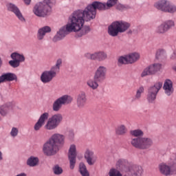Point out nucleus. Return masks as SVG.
Segmentation results:
<instances>
[{"mask_svg": "<svg viewBox=\"0 0 176 176\" xmlns=\"http://www.w3.org/2000/svg\"><path fill=\"white\" fill-rule=\"evenodd\" d=\"M126 56L128 57V64H134L140 60V54L137 52H133Z\"/></svg>", "mask_w": 176, "mask_h": 176, "instance_id": "obj_25", "label": "nucleus"}, {"mask_svg": "<svg viewBox=\"0 0 176 176\" xmlns=\"http://www.w3.org/2000/svg\"><path fill=\"white\" fill-rule=\"evenodd\" d=\"M11 58H12V60L18 61V63H23V61H25V58L24 57V55L20 54L17 52L12 53L11 54Z\"/></svg>", "mask_w": 176, "mask_h": 176, "instance_id": "obj_27", "label": "nucleus"}, {"mask_svg": "<svg viewBox=\"0 0 176 176\" xmlns=\"http://www.w3.org/2000/svg\"><path fill=\"white\" fill-rule=\"evenodd\" d=\"M9 64L12 68H17V67L20 66V62L13 59L12 60L9 61Z\"/></svg>", "mask_w": 176, "mask_h": 176, "instance_id": "obj_40", "label": "nucleus"}, {"mask_svg": "<svg viewBox=\"0 0 176 176\" xmlns=\"http://www.w3.org/2000/svg\"><path fill=\"white\" fill-rule=\"evenodd\" d=\"M50 140L55 144L58 146V145H64L65 141V136L60 133L53 134Z\"/></svg>", "mask_w": 176, "mask_h": 176, "instance_id": "obj_19", "label": "nucleus"}, {"mask_svg": "<svg viewBox=\"0 0 176 176\" xmlns=\"http://www.w3.org/2000/svg\"><path fill=\"white\" fill-rule=\"evenodd\" d=\"M58 151V146L49 139L43 146V152L46 156L56 155Z\"/></svg>", "mask_w": 176, "mask_h": 176, "instance_id": "obj_9", "label": "nucleus"}, {"mask_svg": "<svg viewBox=\"0 0 176 176\" xmlns=\"http://www.w3.org/2000/svg\"><path fill=\"white\" fill-rule=\"evenodd\" d=\"M175 23L173 20H168L162 23L161 25L157 26L155 29V32L157 34H166L168 30L175 27Z\"/></svg>", "mask_w": 176, "mask_h": 176, "instance_id": "obj_10", "label": "nucleus"}, {"mask_svg": "<svg viewBox=\"0 0 176 176\" xmlns=\"http://www.w3.org/2000/svg\"><path fill=\"white\" fill-rule=\"evenodd\" d=\"M47 119H49V113H43L40 116L38 120L34 125V129L35 131H38L41 130V129H42V126H43V124H45V122L46 120H47Z\"/></svg>", "mask_w": 176, "mask_h": 176, "instance_id": "obj_20", "label": "nucleus"}, {"mask_svg": "<svg viewBox=\"0 0 176 176\" xmlns=\"http://www.w3.org/2000/svg\"><path fill=\"white\" fill-rule=\"evenodd\" d=\"M52 120V121L55 123V124L58 127L61 122H63V115L60 113H56L53 115L52 117L50 118Z\"/></svg>", "mask_w": 176, "mask_h": 176, "instance_id": "obj_26", "label": "nucleus"}, {"mask_svg": "<svg viewBox=\"0 0 176 176\" xmlns=\"http://www.w3.org/2000/svg\"><path fill=\"white\" fill-rule=\"evenodd\" d=\"M79 170L82 176H90L89 171H87V169L86 168V165H85L84 163L81 162L80 164Z\"/></svg>", "mask_w": 176, "mask_h": 176, "instance_id": "obj_33", "label": "nucleus"}, {"mask_svg": "<svg viewBox=\"0 0 176 176\" xmlns=\"http://www.w3.org/2000/svg\"><path fill=\"white\" fill-rule=\"evenodd\" d=\"M118 63L120 64H129V58L127 55L125 56H120L118 58Z\"/></svg>", "mask_w": 176, "mask_h": 176, "instance_id": "obj_38", "label": "nucleus"}, {"mask_svg": "<svg viewBox=\"0 0 176 176\" xmlns=\"http://www.w3.org/2000/svg\"><path fill=\"white\" fill-rule=\"evenodd\" d=\"M10 112V107L6 104H3L0 107V115L5 118V116H8L9 113Z\"/></svg>", "mask_w": 176, "mask_h": 176, "instance_id": "obj_28", "label": "nucleus"}, {"mask_svg": "<svg viewBox=\"0 0 176 176\" xmlns=\"http://www.w3.org/2000/svg\"><path fill=\"white\" fill-rule=\"evenodd\" d=\"M3 157H2V153L0 151V160H2Z\"/></svg>", "mask_w": 176, "mask_h": 176, "instance_id": "obj_47", "label": "nucleus"}, {"mask_svg": "<svg viewBox=\"0 0 176 176\" xmlns=\"http://www.w3.org/2000/svg\"><path fill=\"white\" fill-rule=\"evenodd\" d=\"M24 2L26 5H30V3H31V0H24Z\"/></svg>", "mask_w": 176, "mask_h": 176, "instance_id": "obj_46", "label": "nucleus"}, {"mask_svg": "<svg viewBox=\"0 0 176 176\" xmlns=\"http://www.w3.org/2000/svg\"><path fill=\"white\" fill-rule=\"evenodd\" d=\"M130 23L123 21H116L108 27V34L110 36H118L128 30Z\"/></svg>", "mask_w": 176, "mask_h": 176, "instance_id": "obj_3", "label": "nucleus"}, {"mask_svg": "<svg viewBox=\"0 0 176 176\" xmlns=\"http://www.w3.org/2000/svg\"><path fill=\"white\" fill-rule=\"evenodd\" d=\"M13 80H17V76L13 73L3 74L0 76V85L5 82H13Z\"/></svg>", "mask_w": 176, "mask_h": 176, "instance_id": "obj_21", "label": "nucleus"}, {"mask_svg": "<svg viewBox=\"0 0 176 176\" xmlns=\"http://www.w3.org/2000/svg\"><path fill=\"white\" fill-rule=\"evenodd\" d=\"M107 67L105 66H100L95 72L94 79L98 80L99 82H104L107 78Z\"/></svg>", "mask_w": 176, "mask_h": 176, "instance_id": "obj_14", "label": "nucleus"}, {"mask_svg": "<svg viewBox=\"0 0 176 176\" xmlns=\"http://www.w3.org/2000/svg\"><path fill=\"white\" fill-rule=\"evenodd\" d=\"M160 172L163 175H173L176 174V164L168 166L165 164H162L159 166Z\"/></svg>", "mask_w": 176, "mask_h": 176, "instance_id": "obj_12", "label": "nucleus"}, {"mask_svg": "<svg viewBox=\"0 0 176 176\" xmlns=\"http://www.w3.org/2000/svg\"><path fill=\"white\" fill-rule=\"evenodd\" d=\"M118 0H108L106 5L100 1H94L91 5L87 6L84 10H78L74 11L69 18L70 23H69L66 27L60 29L56 35L53 38V42L61 41V39L65 38V35H67L68 32H78L81 30V33L78 36L86 35V34L90 31V28L83 26L85 21H90V20L96 19L97 9L98 10L111 9V8H113V6H115V5L118 3Z\"/></svg>", "mask_w": 176, "mask_h": 176, "instance_id": "obj_1", "label": "nucleus"}, {"mask_svg": "<svg viewBox=\"0 0 176 176\" xmlns=\"http://www.w3.org/2000/svg\"><path fill=\"white\" fill-rule=\"evenodd\" d=\"M126 173L124 176H142L144 169L140 165H131L126 169Z\"/></svg>", "mask_w": 176, "mask_h": 176, "instance_id": "obj_11", "label": "nucleus"}, {"mask_svg": "<svg viewBox=\"0 0 176 176\" xmlns=\"http://www.w3.org/2000/svg\"><path fill=\"white\" fill-rule=\"evenodd\" d=\"M144 91H145V89L142 86L138 88L136 90V94L135 96V98L136 100H140V98H141V96L144 93Z\"/></svg>", "mask_w": 176, "mask_h": 176, "instance_id": "obj_35", "label": "nucleus"}, {"mask_svg": "<svg viewBox=\"0 0 176 176\" xmlns=\"http://www.w3.org/2000/svg\"><path fill=\"white\" fill-rule=\"evenodd\" d=\"M164 89L167 96H171L174 89L173 88V82L170 80H166L164 84Z\"/></svg>", "mask_w": 176, "mask_h": 176, "instance_id": "obj_24", "label": "nucleus"}, {"mask_svg": "<svg viewBox=\"0 0 176 176\" xmlns=\"http://www.w3.org/2000/svg\"><path fill=\"white\" fill-rule=\"evenodd\" d=\"M85 57L89 60H98V61H104L108 58V55L104 52H98L94 54H86Z\"/></svg>", "mask_w": 176, "mask_h": 176, "instance_id": "obj_15", "label": "nucleus"}, {"mask_svg": "<svg viewBox=\"0 0 176 176\" xmlns=\"http://www.w3.org/2000/svg\"><path fill=\"white\" fill-rule=\"evenodd\" d=\"M7 8L9 12H12L21 21H24L25 20L24 16H23V14H21V12L16 5L8 3L7 4Z\"/></svg>", "mask_w": 176, "mask_h": 176, "instance_id": "obj_18", "label": "nucleus"}, {"mask_svg": "<svg viewBox=\"0 0 176 176\" xmlns=\"http://www.w3.org/2000/svg\"><path fill=\"white\" fill-rule=\"evenodd\" d=\"M162 87L163 82H158L148 89L147 100L149 102H153L156 100V96Z\"/></svg>", "mask_w": 176, "mask_h": 176, "instance_id": "obj_8", "label": "nucleus"}, {"mask_svg": "<svg viewBox=\"0 0 176 176\" xmlns=\"http://www.w3.org/2000/svg\"><path fill=\"white\" fill-rule=\"evenodd\" d=\"M56 5V0H44L43 3L36 4L34 8V13L38 17H45L52 12V7Z\"/></svg>", "mask_w": 176, "mask_h": 176, "instance_id": "obj_2", "label": "nucleus"}, {"mask_svg": "<svg viewBox=\"0 0 176 176\" xmlns=\"http://www.w3.org/2000/svg\"><path fill=\"white\" fill-rule=\"evenodd\" d=\"M162 69V64L160 63H153L148 67H146L142 71L141 74L142 78H145V76H150L151 75H156Z\"/></svg>", "mask_w": 176, "mask_h": 176, "instance_id": "obj_7", "label": "nucleus"}, {"mask_svg": "<svg viewBox=\"0 0 176 176\" xmlns=\"http://www.w3.org/2000/svg\"><path fill=\"white\" fill-rule=\"evenodd\" d=\"M52 29L49 26H44L40 28L37 32V39L38 41H42L45 38L46 34L50 32Z\"/></svg>", "mask_w": 176, "mask_h": 176, "instance_id": "obj_22", "label": "nucleus"}, {"mask_svg": "<svg viewBox=\"0 0 176 176\" xmlns=\"http://www.w3.org/2000/svg\"><path fill=\"white\" fill-rule=\"evenodd\" d=\"M2 120V117L0 116V122Z\"/></svg>", "mask_w": 176, "mask_h": 176, "instance_id": "obj_48", "label": "nucleus"}, {"mask_svg": "<svg viewBox=\"0 0 176 176\" xmlns=\"http://www.w3.org/2000/svg\"><path fill=\"white\" fill-rule=\"evenodd\" d=\"M127 133V128L124 124L118 126L116 129V133L117 135H123Z\"/></svg>", "mask_w": 176, "mask_h": 176, "instance_id": "obj_31", "label": "nucleus"}, {"mask_svg": "<svg viewBox=\"0 0 176 176\" xmlns=\"http://www.w3.org/2000/svg\"><path fill=\"white\" fill-rule=\"evenodd\" d=\"M109 176H122V173L120 171L118 170L117 169L113 168L111 169L109 173Z\"/></svg>", "mask_w": 176, "mask_h": 176, "instance_id": "obj_37", "label": "nucleus"}, {"mask_svg": "<svg viewBox=\"0 0 176 176\" xmlns=\"http://www.w3.org/2000/svg\"><path fill=\"white\" fill-rule=\"evenodd\" d=\"M131 135L133 137H142L144 135V132L141 131V129H135L131 131Z\"/></svg>", "mask_w": 176, "mask_h": 176, "instance_id": "obj_36", "label": "nucleus"}, {"mask_svg": "<svg viewBox=\"0 0 176 176\" xmlns=\"http://www.w3.org/2000/svg\"><path fill=\"white\" fill-rule=\"evenodd\" d=\"M54 173L56 175H60V174H63V168L61 167L58 166V165H56L54 168Z\"/></svg>", "mask_w": 176, "mask_h": 176, "instance_id": "obj_39", "label": "nucleus"}, {"mask_svg": "<svg viewBox=\"0 0 176 176\" xmlns=\"http://www.w3.org/2000/svg\"><path fill=\"white\" fill-rule=\"evenodd\" d=\"M98 80H96V79H89L87 82V86L92 89V90H96V89H98Z\"/></svg>", "mask_w": 176, "mask_h": 176, "instance_id": "obj_29", "label": "nucleus"}, {"mask_svg": "<svg viewBox=\"0 0 176 176\" xmlns=\"http://www.w3.org/2000/svg\"><path fill=\"white\" fill-rule=\"evenodd\" d=\"M157 57L163 58L166 56V51L164 50H159L156 53Z\"/></svg>", "mask_w": 176, "mask_h": 176, "instance_id": "obj_42", "label": "nucleus"}, {"mask_svg": "<svg viewBox=\"0 0 176 176\" xmlns=\"http://www.w3.org/2000/svg\"><path fill=\"white\" fill-rule=\"evenodd\" d=\"M170 60H176V50L170 55Z\"/></svg>", "mask_w": 176, "mask_h": 176, "instance_id": "obj_44", "label": "nucleus"}, {"mask_svg": "<svg viewBox=\"0 0 176 176\" xmlns=\"http://www.w3.org/2000/svg\"><path fill=\"white\" fill-rule=\"evenodd\" d=\"M116 9H118V10H123V9H124V6L122 4H118L116 7Z\"/></svg>", "mask_w": 176, "mask_h": 176, "instance_id": "obj_45", "label": "nucleus"}, {"mask_svg": "<svg viewBox=\"0 0 176 176\" xmlns=\"http://www.w3.org/2000/svg\"><path fill=\"white\" fill-rule=\"evenodd\" d=\"M76 104L78 108L80 109L86 107V104H87V96H86V92L82 91L77 95Z\"/></svg>", "mask_w": 176, "mask_h": 176, "instance_id": "obj_16", "label": "nucleus"}, {"mask_svg": "<svg viewBox=\"0 0 176 176\" xmlns=\"http://www.w3.org/2000/svg\"><path fill=\"white\" fill-rule=\"evenodd\" d=\"M84 157L89 166H93L97 160V157L94 155V152L89 148L86 149Z\"/></svg>", "mask_w": 176, "mask_h": 176, "instance_id": "obj_17", "label": "nucleus"}, {"mask_svg": "<svg viewBox=\"0 0 176 176\" xmlns=\"http://www.w3.org/2000/svg\"><path fill=\"white\" fill-rule=\"evenodd\" d=\"M72 96L64 95L56 99L52 104V110L54 112H58L63 105L71 104L72 102Z\"/></svg>", "mask_w": 176, "mask_h": 176, "instance_id": "obj_6", "label": "nucleus"}, {"mask_svg": "<svg viewBox=\"0 0 176 176\" xmlns=\"http://www.w3.org/2000/svg\"><path fill=\"white\" fill-rule=\"evenodd\" d=\"M176 12V6L170 3V1L168 3L166 10L165 12L166 13H175Z\"/></svg>", "mask_w": 176, "mask_h": 176, "instance_id": "obj_34", "label": "nucleus"}, {"mask_svg": "<svg viewBox=\"0 0 176 176\" xmlns=\"http://www.w3.org/2000/svg\"><path fill=\"white\" fill-rule=\"evenodd\" d=\"M38 162L39 159L38 157L32 156L30 158H28L27 161V164L30 167H35V166L38 164Z\"/></svg>", "mask_w": 176, "mask_h": 176, "instance_id": "obj_30", "label": "nucleus"}, {"mask_svg": "<svg viewBox=\"0 0 176 176\" xmlns=\"http://www.w3.org/2000/svg\"><path fill=\"white\" fill-rule=\"evenodd\" d=\"M57 126L55 124V123L52 121V119L49 118L47 123L45 124L44 128L45 130H54L57 129Z\"/></svg>", "mask_w": 176, "mask_h": 176, "instance_id": "obj_32", "label": "nucleus"}, {"mask_svg": "<svg viewBox=\"0 0 176 176\" xmlns=\"http://www.w3.org/2000/svg\"><path fill=\"white\" fill-rule=\"evenodd\" d=\"M63 64L61 59H58L56 63L53 66L50 70L45 71L41 76V80L43 83H50L53 80L54 78H56L57 74L60 72V67Z\"/></svg>", "mask_w": 176, "mask_h": 176, "instance_id": "obj_4", "label": "nucleus"}, {"mask_svg": "<svg viewBox=\"0 0 176 176\" xmlns=\"http://www.w3.org/2000/svg\"><path fill=\"white\" fill-rule=\"evenodd\" d=\"M68 157L69 160L70 168L74 170L76 164V146L72 144L69 149Z\"/></svg>", "mask_w": 176, "mask_h": 176, "instance_id": "obj_13", "label": "nucleus"}, {"mask_svg": "<svg viewBox=\"0 0 176 176\" xmlns=\"http://www.w3.org/2000/svg\"><path fill=\"white\" fill-rule=\"evenodd\" d=\"M131 144L136 149H149L153 145V141L149 138H134L131 139Z\"/></svg>", "mask_w": 176, "mask_h": 176, "instance_id": "obj_5", "label": "nucleus"}, {"mask_svg": "<svg viewBox=\"0 0 176 176\" xmlns=\"http://www.w3.org/2000/svg\"><path fill=\"white\" fill-rule=\"evenodd\" d=\"M19 134V129L16 128V127H12L11 131H10V135L11 137H17Z\"/></svg>", "mask_w": 176, "mask_h": 176, "instance_id": "obj_41", "label": "nucleus"}, {"mask_svg": "<svg viewBox=\"0 0 176 176\" xmlns=\"http://www.w3.org/2000/svg\"><path fill=\"white\" fill-rule=\"evenodd\" d=\"M168 2L169 1L166 0H160L157 1L154 4V6L158 10H161V12H166L167 6H168Z\"/></svg>", "mask_w": 176, "mask_h": 176, "instance_id": "obj_23", "label": "nucleus"}, {"mask_svg": "<svg viewBox=\"0 0 176 176\" xmlns=\"http://www.w3.org/2000/svg\"><path fill=\"white\" fill-rule=\"evenodd\" d=\"M124 164V160H119L116 163V166L117 167H121V166H123Z\"/></svg>", "mask_w": 176, "mask_h": 176, "instance_id": "obj_43", "label": "nucleus"}]
</instances>
